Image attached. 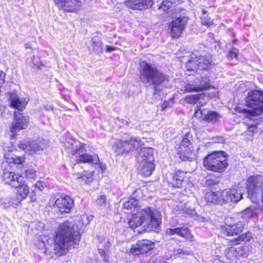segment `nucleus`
Listing matches in <instances>:
<instances>
[{
    "instance_id": "29",
    "label": "nucleus",
    "mask_w": 263,
    "mask_h": 263,
    "mask_svg": "<svg viewBox=\"0 0 263 263\" xmlns=\"http://www.w3.org/2000/svg\"><path fill=\"white\" fill-rule=\"evenodd\" d=\"M12 150H9L4 154V158L9 164L22 165L25 161V155L19 156L12 155Z\"/></svg>"
},
{
    "instance_id": "3",
    "label": "nucleus",
    "mask_w": 263,
    "mask_h": 263,
    "mask_svg": "<svg viewBox=\"0 0 263 263\" xmlns=\"http://www.w3.org/2000/svg\"><path fill=\"white\" fill-rule=\"evenodd\" d=\"M263 104V90L253 89L248 93L245 102L246 106L252 109L236 106L234 110L237 113L243 114L249 120L255 121L256 119H252V117L263 114V104Z\"/></svg>"
},
{
    "instance_id": "26",
    "label": "nucleus",
    "mask_w": 263,
    "mask_h": 263,
    "mask_svg": "<svg viewBox=\"0 0 263 263\" xmlns=\"http://www.w3.org/2000/svg\"><path fill=\"white\" fill-rule=\"evenodd\" d=\"M152 0H125L124 4L133 9L142 10L152 5Z\"/></svg>"
},
{
    "instance_id": "20",
    "label": "nucleus",
    "mask_w": 263,
    "mask_h": 263,
    "mask_svg": "<svg viewBox=\"0 0 263 263\" xmlns=\"http://www.w3.org/2000/svg\"><path fill=\"white\" fill-rule=\"evenodd\" d=\"M249 248L247 246H241L236 249L227 248L224 252L226 257L230 260L247 257L249 254Z\"/></svg>"
},
{
    "instance_id": "42",
    "label": "nucleus",
    "mask_w": 263,
    "mask_h": 263,
    "mask_svg": "<svg viewBox=\"0 0 263 263\" xmlns=\"http://www.w3.org/2000/svg\"><path fill=\"white\" fill-rule=\"evenodd\" d=\"M131 196H132V198H135V199L139 200V199H141L144 196V194L142 190L139 187L136 189Z\"/></svg>"
},
{
    "instance_id": "18",
    "label": "nucleus",
    "mask_w": 263,
    "mask_h": 263,
    "mask_svg": "<svg viewBox=\"0 0 263 263\" xmlns=\"http://www.w3.org/2000/svg\"><path fill=\"white\" fill-rule=\"evenodd\" d=\"M187 172L180 170H175L167 178L168 185L174 188H180L186 179Z\"/></svg>"
},
{
    "instance_id": "27",
    "label": "nucleus",
    "mask_w": 263,
    "mask_h": 263,
    "mask_svg": "<svg viewBox=\"0 0 263 263\" xmlns=\"http://www.w3.org/2000/svg\"><path fill=\"white\" fill-rule=\"evenodd\" d=\"M238 236L233 239H230L228 241L229 247L228 248H233L236 249L235 246L240 245L242 242H248L252 238V234L250 231H247L241 234H239Z\"/></svg>"
},
{
    "instance_id": "9",
    "label": "nucleus",
    "mask_w": 263,
    "mask_h": 263,
    "mask_svg": "<svg viewBox=\"0 0 263 263\" xmlns=\"http://www.w3.org/2000/svg\"><path fill=\"white\" fill-rule=\"evenodd\" d=\"M86 146V144L80 143L79 146L75 147L71 151V156H77L75 159V164H98L99 162V157L97 154L91 155L88 153H83V150H85Z\"/></svg>"
},
{
    "instance_id": "49",
    "label": "nucleus",
    "mask_w": 263,
    "mask_h": 263,
    "mask_svg": "<svg viewBox=\"0 0 263 263\" xmlns=\"http://www.w3.org/2000/svg\"><path fill=\"white\" fill-rule=\"evenodd\" d=\"M97 164L99 165L100 167L102 170V172H103L106 168V166L105 165L102 164L100 161Z\"/></svg>"
},
{
    "instance_id": "23",
    "label": "nucleus",
    "mask_w": 263,
    "mask_h": 263,
    "mask_svg": "<svg viewBox=\"0 0 263 263\" xmlns=\"http://www.w3.org/2000/svg\"><path fill=\"white\" fill-rule=\"evenodd\" d=\"M7 95L9 97L8 101L10 107L20 111H22L26 108L28 102L25 101V99L20 98L15 92H8Z\"/></svg>"
},
{
    "instance_id": "21",
    "label": "nucleus",
    "mask_w": 263,
    "mask_h": 263,
    "mask_svg": "<svg viewBox=\"0 0 263 263\" xmlns=\"http://www.w3.org/2000/svg\"><path fill=\"white\" fill-rule=\"evenodd\" d=\"M166 234L170 236L176 234L189 242L195 241L194 235L192 234L190 229L186 226L169 228L167 230Z\"/></svg>"
},
{
    "instance_id": "44",
    "label": "nucleus",
    "mask_w": 263,
    "mask_h": 263,
    "mask_svg": "<svg viewBox=\"0 0 263 263\" xmlns=\"http://www.w3.org/2000/svg\"><path fill=\"white\" fill-rule=\"evenodd\" d=\"M107 201L106 196L104 194L101 195L98 197L96 203L99 205L105 204Z\"/></svg>"
},
{
    "instance_id": "35",
    "label": "nucleus",
    "mask_w": 263,
    "mask_h": 263,
    "mask_svg": "<svg viewBox=\"0 0 263 263\" xmlns=\"http://www.w3.org/2000/svg\"><path fill=\"white\" fill-rule=\"evenodd\" d=\"M140 154L143 158V162L154 161L153 149L151 147H143L141 149Z\"/></svg>"
},
{
    "instance_id": "28",
    "label": "nucleus",
    "mask_w": 263,
    "mask_h": 263,
    "mask_svg": "<svg viewBox=\"0 0 263 263\" xmlns=\"http://www.w3.org/2000/svg\"><path fill=\"white\" fill-rule=\"evenodd\" d=\"M212 56L209 54L201 55L198 51V68L199 70H205L208 69L212 64Z\"/></svg>"
},
{
    "instance_id": "45",
    "label": "nucleus",
    "mask_w": 263,
    "mask_h": 263,
    "mask_svg": "<svg viewBox=\"0 0 263 263\" xmlns=\"http://www.w3.org/2000/svg\"><path fill=\"white\" fill-rule=\"evenodd\" d=\"M246 126H247V129L250 132H254V130L257 128V125L258 124V122H256L254 124H249L246 123H244Z\"/></svg>"
},
{
    "instance_id": "34",
    "label": "nucleus",
    "mask_w": 263,
    "mask_h": 263,
    "mask_svg": "<svg viewBox=\"0 0 263 263\" xmlns=\"http://www.w3.org/2000/svg\"><path fill=\"white\" fill-rule=\"evenodd\" d=\"M258 210H261L259 207H248L242 211V217L246 219L257 218L258 217Z\"/></svg>"
},
{
    "instance_id": "37",
    "label": "nucleus",
    "mask_w": 263,
    "mask_h": 263,
    "mask_svg": "<svg viewBox=\"0 0 263 263\" xmlns=\"http://www.w3.org/2000/svg\"><path fill=\"white\" fill-rule=\"evenodd\" d=\"M219 182V177L215 174H209L205 177V185L211 187L217 184Z\"/></svg>"
},
{
    "instance_id": "12",
    "label": "nucleus",
    "mask_w": 263,
    "mask_h": 263,
    "mask_svg": "<svg viewBox=\"0 0 263 263\" xmlns=\"http://www.w3.org/2000/svg\"><path fill=\"white\" fill-rule=\"evenodd\" d=\"M205 97L206 93L202 91L200 93L189 95L184 97V101L187 103L192 105L198 104L194 113V116L196 118L203 114L201 107L205 106L207 103Z\"/></svg>"
},
{
    "instance_id": "52",
    "label": "nucleus",
    "mask_w": 263,
    "mask_h": 263,
    "mask_svg": "<svg viewBox=\"0 0 263 263\" xmlns=\"http://www.w3.org/2000/svg\"><path fill=\"white\" fill-rule=\"evenodd\" d=\"M201 12L203 14H205L208 13V11L205 10V9H202L201 10Z\"/></svg>"
},
{
    "instance_id": "15",
    "label": "nucleus",
    "mask_w": 263,
    "mask_h": 263,
    "mask_svg": "<svg viewBox=\"0 0 263 263\" xmlns=\"http://www.w3.org/2000/svg\"><path fill=\"white\" fill-rule=\"evenodd\" d=\"M59 10L70 13H77L81 8V0H53Z\"/></svg>"
},
{
    "instance_id": "50",
    "label": "nucleus",
    "mask_w": 263,
    "mask_h": 263,
    "mask_svg": "<svg viewBox=\"0 0 263 263\" xmlns=\"http://www.w3.org/2000/svg\"><path fill=\"white\" fill-rule=\"evenodd\" d=\"M25 49H28L31 48V45L29 43H27L24 45Z\"/></svg>"
},
{
    "instance_id": "38",
    "label": "nucleus",
    "mask_w": 263,
    "mask_h": 263,
    "mask_svg": "<svg viewBox=\"0 0 263 263\" xmlns=\"http://www.w3.org/2000/svg\"><path fill=\"white\" fill-rule=\"evenodd\" d=\"M31 141L27 139H24L18 143V147L23 151H27L30 152Z\"/></svg>"
},
{
    "instance_id": "8",
    "label": "nucleus",
    "mask_w": 263,
    "mask_h": 263,
    "mask_svg": "<svg viewBox=\"0 0 263 263\" xmlns=\"http://www.w3.org/2000/svg\"><path fill=\"white\" fill-rule=\"evenodd\" d=\"M155 249L154 241L147 239H143L136 241L132 245L128 254L135 257L143 256L147 257L151 255Z\"/></svg>"
},
{
    "instance_id": "5",
    "label": "nucleus",
    "mask_w": 263,
    "mask_h": 263,
    "mask_svg": "<svg viewBox=\"0 0 263 263\" xmlns=\"http://www.w3.org/2000/svg\"><path fill=\"white\" fill-rule=\"evenodd\" d=\"M228 158L229 155L224 151L212 152L203 158V166L208 171L222 173L229 166Z\"/></svg>"
},
{
    "instance_id": "16",
    "label": "nucleus",
    "mask_w": 263,
    "mask_h": 263,
    "mask_svg": "<svg viewBox=\"0 0 263 263\" xmlns=\"http://www.w3.org/2000/svg\"><path fill=\"white\" fill-rule=\"evenodd\" d=\"M214 88V87L212 86L208 78L201 77L199 84L197 85L194 86L189 83L185 84L184 86V92H199Z\"/></svg>"
},
{
    "instance_id": "39",
    "label": "nucleus",
    "mask_w": 263,
    "mask_h": 263,
    "mask_svg": "<svg viewBox=\"0 0 263 263\" xmlns=\"http://www.w3.org/2000/svg\"><path fill=\"white\" fill-rule=\"evenodd\" d=\"M24 174L26 178L35 179L36 177V171L33 168H28L24 171Z\"/></svg>"
},
{
    "instance_id": "46",
    "label": "nucleus",
    "mask_w": 263,
    "mask_h": 263,
    "mask_svg": "<svg viewBox=\"0 0 263 263\" xmlns=\"http://www.w3.org/2000/svg\"><path fill=\"white\" fill-rule=\"evenodd\" d=\"M170 107V103L167 101H164L161 105V111L165 110L167 107Z\"/></svg>"
},
{
    "instance_id": "41",
    "label": "nucleus",
    "mask_w": 263,
    "mask_h": 263,
    "mask_svg": "<svg viewBox=\"0 0 263 263\" xmlns=\"http://www.w3.org/2000/svg\"><path fill=\"white\" fill-rule=\"evenodd\" d=\"M172 3L169 0H164L162 2L159 9H162L164 12H167L171 7Z\"/></svg>"
},
{
    "instance_id": "17",
    "label": "nucleus",
    "mask_w": 263,
    "mask_h": 263,
    "mask_svg": "<svg viewBox=\"0 0 263 263\" xmlns=\"http://www.w3.org/2000/svg\"><path fill=\"white\" fill-rule=\"evenodd\" d=\"M244 229V224L241 222L233 224H225L220 227V232L225 236L233 237L241 234Z\"/></svg>"
},
{
    "instance_id": "13",
    "label": "nucleus",
    "mask_w": 263,
    "mask_h": 263,
    "mask_svg": "<svg viewBox=\"0 0 263 263\" xmlns=\"http://www.w3.org/2000/svg\"><path fill=\"white\" fill-rule=\"evenodd\" d=\"M13 187L15 189V196L11 199V202L17 206L27 198L30 193V187L26 181L23 179Z\"/></svg>"
},
{
    "instance_id": "14",
    "label": "nucleus",
    "mask_w": 263,
    "mask_h": 263,
    "mask_svg": "<svg viewBox=\"0 0 263 263\" xmlns=\"http://www.w3.org/2000/svg\"><path fill=\"white\" fill-rule=\"evenodd\" d=\"M188 21L185 16L176 17L170 24V34L172 39H178L182 34Z\"/></svg>"
},
{
    "instance_id": "19",
    "label": "nucleus",
    "mask_w": 263,
    "mask_h": 263,
    "mask_svg": "<svg viewBox=\"0 0 263 263\" xmlns=\"http://www.w3.org/2000/svg\"><path fill=\"white\" fill-rule=\"evenodd\" d=\"M198 50H194L189 55L180 57V62L184 64L187 71L195 72L198 69Z\"/></svg>"
},
{
    "instance_id": "1",
    "label": "nucleus",
    "mask_w": 263,
    "mask_h": 263,
    "mask_svg": "<svg viewBox=\"0 0 263 263\" xmlns=\"http://www.w3.org/2000/svg\"><path fill=\"white\" fill-rule=\"evenodd\" d=\"M83 226L66 220L59 223L52 236L53 250L57 256L65 255L78 247L83 233Z\"/></svg>"
},
{
    "instance_id": "2",
    "label": "nucleus",
    "mask_w": 263,
    "mask_h": 263,
    "mask_svg": "<svg viewBox=\"0 0 263 263\" xmlns=\"http://www.w3.org/2000/svg\"><path fill=\"white\" fill-rule=\"evenodd\" d=\"M139 200L130 196L128 199L123 204L122 209L125 213H132L130 218L128 220L129 228L135 230L144 224L145 230L149 231L158 232L161 223V215L155 211L151 207L147 206L139 209Z\"/></svg>"
},
{
    "instance_id": "4",
    "label": "nucleus",
    "mask_w": 263,
    "mask_h": 263,
    "mask_svg": "<svg viewBox=\"0 0 263 263\" xmlns=\"http://www.w3.org/2000/svg\"><path fill=\"white\" fill-rule=\"evenodd\" d=\"M140 66V79L142 81L152 85L154 89L153 95L157 94L159 91V86L168 81L167 77L156 67L146 62H142Z\"/></svg>"
},
{
    "instance_id": "32",
    "label": "nucleus",
    "mask_w": 263,
    "mask_h": 263,
    "mask_svg": "<svg viewBox=\"0 0 263 263\" xmlns=\"http://www.w3.org/2000/svg\"><path fill=\"white\" fill-rule=\"evenodd\" d=\"M154 161H147L143 162V165L140 169V174L143 177L150 176L155 169Z\"/></svg>"
},
{
    "instance_id": "54",
    "label": "nucleus",
    "mask_w": 263,
    "mask_h": 263,
    "mask_svg": "<svg viewBox=\"0 0 263 263\" xmlns=\"http://www.w3.org/2000/svg\"><path fill=\"white\" fill-rule=\"evenodd\" d=\"M81 221H82L81 220H79V222L80 223L81 222Z\"/></svg>"
},
{
    "instance_id": "25",
    "label": "nucleus",
    "mask_w": 263,
    "mask_h": 263,
    "mask_svg": "<svg viewBox=\"0 0 263 263\" xmlns=\"http://www.w3.org/2000/svg\"><path fill=\"white\" fill-rule=\"evenodd\" d=\"M134 142L132 140L119 141L115 144L113 148L117 155L127 154L133 150Z\"/></svg>"
},
{
    "instance_id": "10",
    "label": "nucleus",
    "mask_w": 263,
    "mask_h": 263,
    "mask_svg": "<svg viewBox=\"0 0 263 263\" xmlns=\"http://www.w3.org/2000/svg\"><path fill=\"white\" fill-rule=\"evenodd\" d=\"M52 206L60 214H68L74 206V200L68 195H60L55 199Z\"/></svg>"
},
{
    "instance_id": "36",
    "label": "nucleus",
    "mask_w": 263,
    "mask_h": 263,
    "mask_svg": "<svg viewBox=\"0 0 263 263\" xmlns=\"http://www.w3.org/2000/svg\"><path fill=\"white\" fill-rule=\"evenodd\" d=\"M45 147L46 144L44 140L31 141L30 153H34L43 151Z\"/></svg>"
},
{
    "instance_id": "53",
    "label": "nucleus",
    "mask_w": 263,
    "mask_h": 263,
    "mask_svg": "<svg viewBox=\"0 0 263 263\" xmlns=\"http://www.w3.org/2000/svg\"><path fill=\"white\" fill-rule=\"evenodd\" d=\"M42 186L43 187V184H39V186Z\"/></svg>"
},
{
    "instance_id": "24",
    "label": "nucleus",
    "mask_w": 263,
    "mask_h": 263,
    "mask_svg": "<svg viewBox=\"0 0 263 263\" xmlns=\"http://www.w3.org/2000/svg\"><path fill=\"white\" fill-rule=\"evenodd\" d=\"M224 203L228 201L237 203L242 199V193L240 190L235 187L223 190Z\"/></svg>"
},
{
    "instance_id": "22",
    "label": "nucleus",
    "mask_w": 263,
    "mask_h": 263,
    "mask_svg": "<svg viewBox=\"0 0 263 263\" xmlns=\"http://www.w3.org/2000/svg\"><path fill=\"white\" fill-rule=\"evenodd\" d=\"M23 178L21 174L5 169L2 174V181L6 184L14 186Z\"/></svg>"
},
{
    "instance_id": "43",
    "label": "nucleus",
    "mask_w": 263,
    "mask_h": 263,
    "mask_svg": "<svg viewBox=\"0 0 263 263\" xmlns=\"http://www.w3.org/2000/svg\"><path fill=\"white\" fill-rule=\"evenodd\" d=\"M227 58H235L236 59L238 58V50L236 48H233V50H230L228 51L227 54Z\"/></svg>"
},
{
    "instance_id": "48",
    "label": "nucleus",
    "mask_w": 263,
    "mask_h": 263,
    "mask_svg": "<svg viewBox=\"0 0 263 263\" xmlns=\"http://www.w3.org/2000/svg\"><path fill=\"white\" fill-rule=\"evenodd\" d=\"M116 49H117V47H116L107 46L106 47L105 51L106 52H111V51H115Z\"/></svg>"
},
{
    "instance_id": "31",
    "label": "nucleus",
    "mask_w": 263,
    "mask_h": 263,
    "mask_svg": "<svg viewBox=\"0 0 263 263\" xmlns=\"http://www.w3.org/2000/svg\"><path fill=\"white\" fill-rule=\"evenodd\" d=\"M102 41L98 37L95 36L91 38L90 45L88 47L90 52H94L97 54L102 52Z\"/></svg>"
},
{
    "instance_id": "33",
    "label": "nucleus",
    "mask_w": 263,
    "mask_h": 263,
    "mask_svg": "<svg viewBox=\"0 0 263 263\" xmlns=\"http://www.w3.org/2000/svg\"><path fill=\"white\" fill-rule=\"evenodd\" d=\"M221 118L220 115L213 110H209L204 116L200 118V120L206 122H216Z\"/></svg>"
},
{
    "instance_id": "6",
    "label": "nucleus",
    "mask_w": 263,
    "mask_h": 263,
    "mask_svg": "<svg viewBox=\"0 0 263 263\" xmlns=\"http://www.w3.org/2000/svg\"><path fill=\"white\" fill-rule=\"evenodd\" d=\"M247 197L254 203L260 201V193L263 191V176L256 174L248 177L246 181Z\"/></svg>"
},
{
    "instance_id": "47",
    "label": "nucleus",
    "mask_w": 263,
    "mask_h": 263,
    "mask_svg": "<svg viewBox=\"0 0 263 263\" xmlns=\"http://www.w3.org/2000/svg\"><path fill=\"white\" fill-rule=\"evenodd\" d=\"M218 92H213V93H208V97L210 99L216 98V97H217L218 96Z\"/></svg>"
},
{
    "instance_id": "51",
    "label": "nucleus",
    "mask_w": 263,
    "mask_h": 263,
    "mask_svg": "<svg viewBox=\"0 0 263 263\" xmlns=\"http://www.w3.org/2000/svg\"><path fill=\"white\" fill-rule=\"evenodd\" d=\"M43 183H44V182H43L41 181H38L36 183V184H35V186H36V187H39V184H43Z\"/></svg>"
},
{
    "instance_id": "11",
    "label": "nucleus",
    "mask_w": 263,
    "mask_h": 263,
    "mask_svg": "<svg viewBox=\"0 0 263 263\" xmlns=\"http://www.w3.org/2000/svg\"><path fill=\"white\" fill-rule=\"evenodd\" d=\"M29 122L28 116H24L23 114L14 112V119L10 126L11 133V137L14 138L17 136V133L21 130L26 129Z\"/></svg>"
},
{
    "instance_id": "7",
    "label": "nucleus",
    "mask_w": 263,
    "mask_h": 263,
    "mask_svg": "<svg viewBox=\"0 0 263 263\" xmlns=\"http://www.w3.org/2000/svg\"><path fill=\"white\" fill-rule=\"evenodd\" d=\"M191 141L192 135L189 132L183 135L180 142L175 145L176 154L182 161H191L195 157L194 146Z\"/></svg>"
},
{
    "instance_id": "40",
    "label": "nucleus",
    "mask_w": 263,
    "mask_h": 263,
    "mask_svg": "<svg viewBox=\"0 0 263 263\" xmlns=\"http://www.w3.org/2000/svg\"><path fill=\"white\" fill-rule=\"evenodd\" d=\"M200 20V24L201 26L209 28L214 25L213 20L210 17H201Z\"/></svg>"
},
{
    "instance_id": "30",
    "label": "nucleus",
    "mask_w": 263,
    "mask_h": 263,
    "mask_svg": "<svg viewBox=\"0 0 263 263\" xmlns=\"http://www.w3.org/2000/svg\"><path fill=\"white\" fill-rule=\"evenodd\" d=\"M206 198L208 202H211L215 204H223L224 199L223 197V190L217 192H211L206 194Z\"/></svg>"
}]
</instances>
